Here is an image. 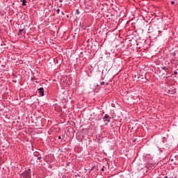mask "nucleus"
<instances>
[{
	"mask_svg": "<svg viewBox=\"0 0 178 178\" xmlns=\"http://www.w3.org/2000/svg\"><path fill=\"white\" fill-rule=\"evenodd\" d=\"M21 177L31 178V169L29 168L21 174Z\"/></svg>",
	"mask_w": 178,
	"mask_h": 178,
	"instance_id": "nucleus-1",
	"label": "nucleus"
},
{
	"mask_svg": "<svg viewBox=\"0 0 178 178\" xmlns=\"http://www.w3.org/2000/svg\"><path fill=\"white\" fill-rule=\"evenodd\" d=\"M111 118L108 114H105V115L103 118L104 122H107V123H111Z\"/></svg>",
	"mask_w": 178,
	"mask_h": 178,
	"instance_id": "nucleus-2",
	"label": "nucleus"
},
{
	"mask_svg": "<svg viewBox=\"0 0 178 178\" xmlns=\"http://www.w3.org/2000/svg\"><path fill=\"white\" fill-rule=\"evenodd\" d=\"M38 94L39 95H41V97H44V88H40L38 90Z\"/></svg>",
	"mask_w": 178,
	"mask_h": 178,
	"instance_id": "nucleus-3",
	"label": "nucleus"
},
{
	"mask_svg": "<svg viewBox=\"0 0 178 178\" xmlns=\"http://www.w3.org/2000/svg\"><path fill=\"white\" fill-rule=\"evenodd\" d=\"M22 33H24V34H26V30L24 29H19L18 31V35H22Z\"/></svg>",
	"mask_w": 178,
	"mask_h": 178,
	"instance_id": "nucleus-4",
	"label": "nucleus"
},
{
	"mask_svg": "<svg viewBox=\"0 0 178 178\" xmlns=\"http://www.w3.org/2000/svg\"><path fill=\"white\" fill-rule=\"evenodd\" d=\"M22 2V6H27V1L26 0H21Z\"/></svg>",
	"mask_w": 178,
	"mask_h": 178,
	"instance_id": "nucleus-5",
	"label": "nucleus"
},
{
	"mask_svg": "<svg viewBox=\"0 0 178 178\" xmlns=\"http://www.w3.org/2000/svg\"><path fill=\"white\" fill-rule=\"evenodd\" d=\"M33 155H34V156L38 157V156H40V152H34Z\"/></svg>",
	"mask_w": 178,
	"mask_h": 178,
	"instance_id": "nucleus-6",
	"label": "nucleus"
},
{
	"mask_svg": "<svg viewBox=\"0 0 178 178\" xmlns=\"http://www.w3.org/2000/svg\"><path fill=\"white\" fill-rule=\"evenodd\" d=\"M76 15H79L80 13V11L79 10V9L76 10Z\"/></svg>",
	"mask_w": 178,
	"mask_h": 178,
	"instance_id": "nucleus-7",
	"label": "nucleus"
},
{
	"mask_svg": "<svg viewBox=\"0 0 178 178\" xmlns=\"http://www.w3.org/2000/svg\"><path fill=\"white\" fill-rule=\"evenodd\" d=\"M161 69H162V70H166V67H165V66L161 67Z\"/></svg>",
	"mask_w": 178,
	"mask_h": 178,
	"instance_id": "nucleus-8",
	"label": "nucleus"
},
{
	"mask_svg": "<svg viewBox=\"0 0 178 178\" xmlns=\"http://www.w3.org/2000/svg\"><path fill=\"white\" fill-rule=\"evenodd\" d=\"M60 12V10L59 8L57 9V14H58V15H59Z\"/></svg>",
	"mask_w": 178,
	"mask_h": 178,
	"instance_id": "nucleus-9",
	"label": "nucleus"
},
{
	"mask_svg": "<svg viewBox=\"0 0 178 178\" xmlns=\"http://www.w3.org/2000/svg\"><path fill=\"white\" fill-rule=\"evenodd\" d=\"M104 84H105V82H104V81H102V82L100 83V85H101V86H104Z\"/></svg>",
	"mask_w": 178,
	"mask_h": 178,
	"instance_id": "nucleus-10",
	"label": "nucleus"
},
{
	"mask_svg": "<svg viewBox=\"0 0 178 178\" xmlns=\"http://www.w3.org/2000/svg\"><path fill=\"white\" fill-rule=\"evenodd\" d=\"M172 5H175V1H171Z\"/></svg>",
	"mask_w": 178,
	"mask_h": 178,
	"instance_id": "nucleus-11",
	"label": "nucleus"
},
{
	"mask_svg": "<svg viewBox=\"0 0 178 178\" xmlns=\"http://www.w3.org/2000/svg\"><path fill=\"white\" fill-rule=\"evenodd\" d=\"M38 160L41 159V156H38Z\"/></svg>",
	"mask_w": 178,
	"mask_h": 178,
	"instance_id": "nucleus-12",
	"label": "nucleus"
},
{
	"mask_svg": "<svg viewBox=\"0 0 178 178\" xmlns=\"http://www.w3.org/2000/svg\"><path fill=\"white\" fill-rule=\"evenodd\" d=\"M174 74H177V71L174 72Z\"/></svg>",
	"mask_w": 178,
	"mask_h": 178,
	"instance_id": "nucleus-13",
	"label": "nucleus"
},
{
	"mask_svg": "<svg viewBox=\"0 0 178 178\" xmlns=\"http://www.w3.org/2000/svg\"><path fill=\"white\" fill-rule=\"evenodd\" d=\"M62 138L61 136H58V140H60Z\"/></svg>",
	"mask_w": 178,
	"mask_h": 178,
	"instance_id": "nucleus-14",
	"label": "nucleus"
},
{
	"mask_svg": "<svg viewBox=\"0 0 178 178\" xmlns=\"http://www.w3.org/2000/svg\"><path fill=\"white\" fill-rule=\"evenodd\" d=\"M104 170H105L104 168H102V171L104 172Z\"/></svg>",
	"mask_w": 178,
	"mask_h": 178,
	"instance_id": "nucleus-15",
	"label": "nucleus"
},
{
	"mask_svg": "<svg viewBox=\"0 0 178 178\" xmlns=\"http://www.w3.org/2000/svg\"><path fill=\"white\" fill-rule=\"evenodd\" d=\"M102 80H104V77L103 76H102Z\"/></svg>",
	"mask_w": 178,
	"mask_h": 178,
	"instance_id": "nucleus-16",
	"label": "nucleus"
},
{
	"mask_svg": "<svg viewBox=\"0 0 178 178\" xmlns=\"http://www.w3.org/2000/svg\"><path fill=\"white\" fill-rule=\"evenodd\" d=\"M164 178H168V176H165Z\"/></svg>",
	"mask_w": 178,
	"mask_h": 178,
	"instance_id": "nucleus-17",
	"label": "nucleus"
}]
</instances>
